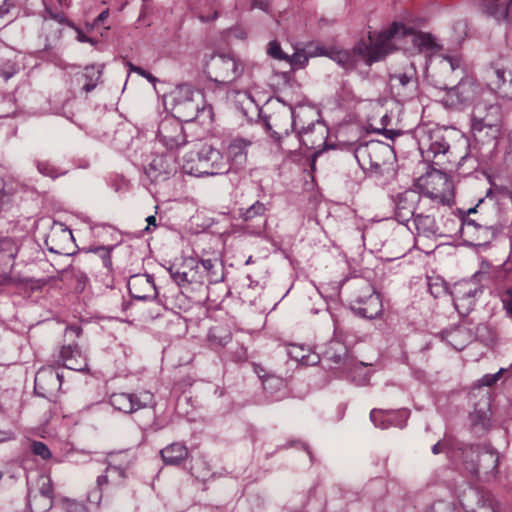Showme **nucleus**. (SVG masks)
<instances>
[{
  "mask_svg": "<svg viewBox=\"0 0 512 512\" xmlns=\"http://www.w3.org/2000/svg\"><path fill=\"white\" fill-rule=\"evenodd\" d=\"M424 197L414 190H407L397 195L395 217L400 223L409 222L419 210L428 205V200L450 205L453 198V184L447 175L440 171L428 175Z\"/></svg>",
  "mask_w": 512,
  "mask_h": 512,
  "instance_id": "nucleus-1",
  "label": "nucleus"
},
{
  "mask_svg": "<svg viewBox=\"0 0 512 512\" xmlns=\"http://www.w3.org/2000/svg\"><path fill=\"white\" fill-rule=\"evenodd\" d=\"M457 135L456 131L446 127L424 125L417 129L416 137L422 157L446 169L452 162L451 141Z\"/></svg>",
  "mask_w": 512,
  "mask_h": 512,
  "instance_id": "nucleus-2",
  "label": "nucleus"
},
{
  "mask_svg": "<svg viewBox=\"0 0 512 512\" xmlns=\"http://www.w3.org/2000/svg\"><path fill=\"white\" fill-rule=\"evenodd\" d=\"M502 129V111L496 103L478 100L471 113V132L474 139L482 144L496 145Z\"/></svg>",
  "mask_w": 512,
  "mask_h": 512,
  "instance_id": "nucleus-3",
  "label": "nucleus"
},
{
  "mask_svg": "<svg viewBox=\"0 0 512 512\" xmlns=\"http://www.w3.org/2000/svg\"><path fill=\"white\" fill-rule=\"evenodd\" d=\"M405 31L397 25H391L380 33H369V42L361 40L350 51L357 62L364 61L367 65L381 61L394 50L393 35Z\"/></svg>",
  "mask_w": 512,
  "mask_h": 512,
  "instance_id": "nucleus-4",
  "label": "nucleus"
},
{
  "mask_svg": "<svg viewBox=\"0 0 512 512\" xmlns=\"http://www.w3.org/2000/svg\"><path fill=\"white\" fill-rule=\"evenodd\" d=\"M354 155L360 167L371 176L383 175L394 159L392 147L378 140L359 144Z\"/></svg>",
  "mask_w": 512,
  "mask_h": 512,
  "instance_id": "nucleus-5",
  "label": "nucleus"
},
{
  "mask_svg": "<svg viewBox=\"0 0 512 512\" xmlns=\"http://www.w3.org/2000/svg\"><path fill=\"white\" fill-rule=\"evenodd\" d=\"M349 305L357 315L374 319L382 312L380 295L372 284L363 278H356L349 287Z\"/></svg>",
  "mask_w": 512,
  "mask_h": 512,
  "instance_id": "nucleus-6",
  "label": "nucleus"
},
{
  "mask_svg": "<svg viewBox=\"0 0 512 512\" xmlns=\"http://www.w3.org/2000/svg\"><path fill=\"white\" fill-rule=\"evenodd\" d=\"M174 117L184 122L195 120L205 109L204 95L190 84H180L172 92Z\"/></svg>",
  "mask_w": 512,
  "mask_h": 512,
  "instance_id": "nucleus-7",
  "label": "nucleus"
},
{
  "mask_svg": "<svg viewBox=\"0 0 512 512\" xmlns=\"http://www.w3.org/2000/svg\"><path fill=\"white\" fill-rule=\"evenodd\" d=\"M244 70L242 63L232 55H212L204 71L208 78L220 85H228L239 78Z\"/></svg>",
  "mask_w": 512,
  "mask_h": 512,
  "instance_id": "nucleus-8",
  "label": "nucleus"
},
{
  "mask_svg": "<svg viewBox=\"0 0 512 512\" xmlns=\"http://www.w3.org/2000/svg\"><path fill=\"white\" fill-rule=\"evenodd\" d=\"M187 173L200 177L221 174L225 171V163L221 153L210 145H203L197 154V160L184 164Z\"/></svg>",
  "mask_w": 512,
  "mask_h": 512,
  "instance_id": "nucleus-9",
  "label": "nucleus"
},
{
  "mask_svg": "<svg viewBox=\"0 0 512 512\" xmlns=\"http://www.w3.org/2000/svg\"><path fill=\"white\" fill-rule=\"evenodd\" d=\"M182 120L174 116L165 117L158 126L159 142L168 150H175L187 143L186 135L181 124Z\"/></svg>",
  "mask_w": 512,
  "mask_h": 512,
  "instance_id": "nucleus-10",
  "label": "nucleus"
},
{
  "mask_svg": "<svg viewBox=\"0 0 512 512\" xmlns=\"http://www.w3.org/2000/svg\"><path fill=\"white\" fill-rule=\"evenodd\" d=\"M111 406L124 413H133L154 403V396L148 391L139 394L113 393L110 395Z\"/></svg>",
  "mask_w": 512,
  "mask_h": 512,
  "instance_id": "nucleus-11",
  "label": "nucleus"
},
{
  "mask_svg": "<svg viewBox=\"0 0 512 512\" xmlns=\"http://www.w3.org/2000/svg\"><path fill=\"white\" fill-rule=\"evenodd\" d=\"M73 240L74 238L69 228L63 224H55L47 235L45 243L50 252L69 255Z\"/></svg>",
  "mask_w": 512,
  "mask_h": 512,
  "instance_id": "nucleus-12",
  "label": "nucleus"
},
{
  "mask_svg": "<svg viewBox=\"0 0 512 512\" xmlns=\"http://www.w3.org/2000/svg\"><path fill=\"white\" fill-rule=\"evenodd\" d=\"M130 295L137 300H151L157 297L154 279L150 275H132L127 283Z\"/></svg>",
  "mask_w": 512,
  "mask_h": 512,
  "instance_id": "nucleus-13",
  "label": "nucleus"
},
{
  "mask_svg": "<svg viewBox=\"0 0 512 512\" xmlns=\"http://www.w3.org/2000/svg\"><path fill=\"white\" fill-rule=\"evenodd\" d=\"M18 250L19 246L14 239L10 237L0 239V285H5L11 281L10 271Z\"/></svg>",
  "mask_w": 512,
  "mask_h": 512,
  "instance_id": "nucleus-14",
  "label": "nucleus"
},
{
  "mask_svg": "<svg viewBox=\"0 0 512 512\" xmlns=\"http://www.w3.org/2000/svg\"><path fill=\"white\" fill-rule=\"evenodd\" d=\"M489 85L501 98L512 99V64L496 66Z\"/></svg>",
  "mask_w": 512,
  "mask_h": 512,
  "instance_id": "nucleus-15",
  "label": "nucleus"
},
{
  "mask_svg": "<svg viewBox=\"0 0 512 512\" xmlns=\"http://www.w3.org/2000/svg\"><path fill=\"white\" fill-rule=\"evenodd\" d=\"M49 18H44L41 25V37L45 38L44 50L52 48L54 42L60 39L62 34V25L66 23V18L61 13H53L47 9Z\"/></svg>",
  "mask_w": 512,
  "mask_h": 512,
  "instance_id": "nucleus-16",
  "label": "nucleus"
},
{
  "mask_svg": "<svg viewBox=\"0 0 512 512\" xmlns=\"http://www.w3.org/2000/svg\"><path fill=\"white\" fill-rule=\"evenodd\" d=\"M199 266L193 259L185 261L181 266L172 265L169 268L171 278L178 286H186L191 283H201L202 275L198 271Z\"/></svg>",
  "mask_w": 512,
  "mask_h": 512,
  "instance_id": "nucleus-17",
  "label": "nucleus"
},
{
  "mask_svg": "<svg viewBox=\"0 0 512 512\" xmlns=\"http://www.w3.org/2000/svg\"><path fill=\"white\" fill-rule=\"evenodd\" d=\"M392 25H397L405 30L403 33L399 32L393 35L394 49H396V42L403 38H410L413 45L420 52L433 50L436 46L434 37L429 33L417 32L413 28L406 27L405 25L398 22H394Z\"/></svg>",
  "mask_w": 512,
  "mask_h": 512,
  "instance_id": "nucleus-18",
  "label": "nucleus"
},
{
  "mask_svg": "<svg viewBox=\"0 0 512 512\" xmlns=\"http://www.w3.org/2000/svg\"><path fill=\"white\" fill-rule=\"evenodd\" d=\"M176 172V161L172 154L157 155L145 169L146 175L152 180L166 179Z\"/></svg>",
  "mask_w": 512,
  "mask_h": 512,
  "instance_id": "nucleus-19",
  "label": "nucleus"
},
{
  "mask_svg": "<svg viewBox=\"0 0 512 512\" xmlns=\"http://www.w3.org/2000/svg\"><path fill=\"white\" fill-rule=\"evenodd\" d=\"M435 210L434 206L428 204L413 217V225L418 235L427 238L437 235L438 226L435 221Z\"/></svg>",
  "mask_w": 512,
  "mask_h": 512,
  "instance_id": "nucleus-20",
  "label": "nucleus"
},
{
  "mask_svg": "<svg viewBox=\"0 0 512 512\" xmlns=\"http://www.w3.org/2000/svg\"><path fill=\"white\" fill-rule=\"evenodd\" d=\"M392 86L407 92V96L412 97L416 94L418 87L417 71L412 62H410L402 72L390 75Z\"/></svg>",
  "mask_w": 512,
  "mask_h": 512,
  "instance_id": "nucleus-21",
  "label": "nucleus"
},
{
  "mask_svg": "<svg viewBox=\"0 0 512 512\" xmlns=\"http://www.w3.org/2000/svg\"><path fill=\"white\" fill-rule=\"evenodd\" d=\"M309 125L310 128L306 132H302L299 141L307 149H319L326 143L327 128L322 122L315 119H312Z\"/></svg>",
  "mask_w": 512,
  "mask_h": 512,
  "instance_id": "nucleus-22",
  "label": "nucleus"
},
{
  "mask_svg": "<svg viewBox=\"0 0 512 512\" xmlns=\"http://www.w3.org/2000/svg\"><path fill=\"white\" fill-rule=\"evenodd\" d=\"M267 130L271 131L272 135L281 138L282 136L289 135L291 131V111L289 109H282L275 111L264 119Z\"/></svg>",
  "mask_w": 512,
  "mask_h": 512,
  "instance_id": "nucleus-23",
  "label": "nucleus"
},
{
  "mask_svg": "<svg viewBox=\"0 0 512 512\" xmlns=\"http://www.w3.org/2000/svg\"><path fill=\"white\" fill-rule=\"evenodd\" d=\"M478 92V86L471 80L460 81L452 87L447 94V101L451 105H466L474 100Z\"/></svg>",
  "mask_w": 512,
  "mask_h": 512,
  "instance_id": "nucleus-24",
  "label": "nucleus"
},
{
  "mask_svg": "<svg viewBox=\"0 0 512 512\" xmlns=\"http://www.w3.org/2000/svg\"><path fill=\"white\" fill-rule=\"evenodd\" d=\"M60 358L63 365L70 370L85 371L88 369L87 357L77 344L63 346Z\"/></svg>",
  "mask_w": 512,
  "mask_h": 512,
  "instance_id": "nucleus-25",
  "label": "nucleus"
},
{
  "mask_svg": "<svg viewBox=\"0 0 512 512\" xmlns=\"http://www.w3.org/2000/svg\"><path fill=\"white\" fill-rule=\"evenodd\" d=\"M322 358L336 366L349 367L351 365L347 347L338 340H332L326 345L322 352Z\"/></svg>",
  "mask_w": 512,
  "mask_h": 512,
  "instance_id": "nucleus-26",
  "label": "nucleus"
},
{
  "mask_svg": "<svg viewBox=\"0 0 512 512\" xmlns=\"http://www.w3.org/2000/svg\"><path fill=\"white\" fill-rule=\"evenodd\" d=\"M161 457L167 465H180L189 454L188 448L179 442L169 444L160 451Z\"/></svg>",
  "mask_w": 512,
  "mask_h": 512,
  "instance_id": "nucleus-27",
  "label": "nucleus"
},
{
  "mask_svg": "<svg viewBox=\"0 0 512 512\" xmlns=\"http://www.w3.org/2000/svg\"><path fill=\"white\" fill-rule=\"evenodd\" d=\"M287 355L302 365L313 366L319 363L320 356L308 347L291 344L287 348Z\"/></svg>",
  "mask_w": 512,
  "mask_h": 512,
  "instance_id": "nucleus-28",
  "label": "nucleus"
},
{
  "mask_svg": "<svg viewBox=\"0 0 512 512\" xmlns=\"http://www.w3.org/2000/svg\"><path fill=\"white\" fill-rule=\"evenodd\" d=\"M289 110L291 111V131H295L299 138L302 132H306L310 128L309 122L314 119V112L312 109L307 108Z\"/></svg>",
  "mask_w": 512,
  "mask_h": 512,
  "instance_id": "nucleus-29",
  "label": "nucleus"
},
{
  "mask_svg": "<svg viewBox=\"0 0 512 512\" xmlns=\"http://www.w3.org/2000/svg\"><path fill=\"white\" fill-rule=\"evenodd\" d=\"M485 11L497 21L512 22V0L508 2L489 0L486 4Z\"/></svg>",
  "mask_w": 512,
  "mask_h": 512,
  "instance_id": "nucleus-30",
  "label": "nucleus"
},
{
  "mask_svg": "<svg viewBox=\"0 0 512 512\" xmlns=\"http://www.w3.org/2000/svg\"><path fill=\"white\" fill-rule=\"evenodd\" d=\"M266 212V206L265 204L257 201L254 204H252L249 208L245 210H240V218L245 222H250L255 218H260L262 220V224L258 226L255 233L260 234L264 228L265 220L263 219V216Z\"/></svg>",
  "mask_w": 512,
  "mask_h": 512,
  "instance_id": "nucleus-31",
  "label": "nucleus"
},
{
  "mask_svg": "<svg viewBox=\"0 0 512 512\" xmlns=\"http://www.w3.org/2000/svg\"><path fill=\"white\" fill-rule=\"evenodd\" d=\"M471 334L468 329L458 327L447 335V342L456 350L461 351L470 341Z\"/></svg>",
  "mask_w": 512,
  "mask_h": 512,
  "instance_id": "nucleus-32",
  "label": "nucleus"
},
{
  "mask_svg": "<svg viewBox=\"0 0 512 512\" xmlns=\"http://www.w3.org/2000/svg\"><path fill=\"white\" fill-rule=\"evenodd\" d=\"M329 58L346 70L353 69L357 66V59H355L352 53L348 50H341L333 47Z\"/></svg>",
  "mask_w": 512,
  "mask_h": 512,
  "instance_id": "nucleus-33",
  "label": "nucleus"
},
{
  "mask_svg": "<svg viewBox=\"0 0 512 512\" xmlns=\"http://www.w3.org/2000/svg\"><path fill=\"white\" fill-rule=\"evenodd\" d=\"M28 505L32 512H47L53 506V498L30 491L28 494Z\"/></svg>",
  "mask_w": 512,
  "mask_h": 512,
  "instance_id": "nucleus-34",
  "label": "nucleus"
},
{
  "mask_svg": "<svg viewBox=\"0 0 512 512\" xmlns=\"http://www.w3.org/2000/svg\"><path fill=\"white\" fill-rule=\"evenodd\" d=\"M101 74V67H97L95 65L86 66L84 69V73L82 74V78H84L86 82L83 85L82 89L87 93L95 89L101 77Z\"/></svg>",
  "mask_w": 512,
  "mask_h": 512,
  "instance_id": "nucleus-35",
  "label": "nucleus"
},
{
  "mask_svg": "<svg viewBox=\"0 0 512 512\" xmlns=\"http://www.w3.org/2000/svg\"><path fill=\"white\" fill-rule=\"evenodd\" d=\"M209 341L216 346H225L231 340V334L219 327L210 329L208 334Z\"/></svg>",
  "mask_w": 512,
  "mask_h": 512,
  "instance_id": "nucleus-36",
  "label": "nucleus"
},
{
  "mask_svg": "<svg viewBox=\"0 0 512 512\" xmlns=\"http://www.w3.org/2000/svg\"><path fill=\"white\" fill-rule=\"evenodd\" d=\"M190 471L196 479L201 481H206L210 474V468L204 459H196Z\"/></svg>",
  "mask_w": 512,
  "mask_h": 512,
  "instance_id": "nucleus-37",
  "label": "nucleus"
},
{
  "mask_svg": "<svg viewBox=\"0 0 512 512\" xmlns=\"http://www.w3.org/2000/svg\"><path fill=\"white\" fill-rule=\"evenodd\" d=\"M389 412L383 410H372L370 419L376 427L386 429L392 425V420L388 417Z\"/></svg>",
  "mask_w": 512,
  "mask_h": 512,
  "instance_id": "nucleus-38",
  "label": "nucleus"
},
{
  "mask_svg": "<svg viewBox=\"0 0 512 512\" xmlns=\"http://www.w3.org/2000/svg\"><path fill=\"white\" fill-rule=\"evenodd\" d=\"M33 493L50 496L53 498L52 480L48 475H40L37 479V489L31 490Z\"/></svg>",
  "mask_w": 512,
  "mask_h": 512,
  "instance_id": "nucleus-39",
  "label": "nucleus"
},
{
  "mask_svg": "<svg viewBox=\"0 0 512 512\" xmlns=\"http://www.w3.org/2000/svg\"><path fill=\"white\" fill-rule=\"evenodd\" d=\"M310 57L306 46L303 50L295 51L291 58H288V61L296 68H303L308 63Z\"/></svg>",
  "mask_w": 512,
  "mask_h": 512,
  "instance_id": "nucleus-40",
  "label": "nucleus"
},
{
  "mask_svg": "<svg viewBox=\"0 0 512 512\" xmlns=\"http://www.w3.org/2000/svg\"><path fill=\"white\" fill-rule=\"evenodd\" d=\"M17 64L11 60L0 59V76L5 80L10 79L18 72Z\"/></svg>",
  "mask_w": 512,
  "mask_h": 512,
  "instance_id": "nucleus-41",
  "label": "nucleus"
},
{
  "mask_svg": "<svg viewBox=\"0 0 512 512\" xmlns=\"http://www.w3.org/2000/svg\"><path fill=\"white\" fill-rule=\"evenodd\" d=\"M246 147L247 143L244 140H235L228 147L229 155L234 158H245Z\"/></svg>",
  "mask_w": 512,
  "mask_h": 512,
  "instance_id": "nucleus-42",
  "label": "nucleus"
},
{
  "mask_svg": "<svg viewBox=\"0 0 512 512\" xmlns=\"http://www.w3.org/2000/svg\"><path fill=\"white\" fill-rule=\"evenodd\" d=\"M46 379H49L53 382H59L60 377H59V374L54 372L52 369L40 370L37 372L36 377H35V388H37V387L41 388V383Z\"/></svg>",
  "mask_w": 512,
  "mask_h": 512,
  "instance_id": "nucleus-43",
  "label": "nucleus"
},
{
  "mask_svg": "<svg viewBox=\"0 0 512 512\" xmlns=\"http://www.w3.org/2000/svg\"><path fill=\"white\" fill-rule=\"evenodd\" d=\"M332 48H333L332 46L326 47V46L316 44V43H310L307 45L308 55H310L311 57H318V56L329 57Z\"/></svg>",
  "mask_w": 512,
  "mask_h": 512,
  "instance_id": "nucleus-44",
  "label": "nucleus"
},
{
  "mask_svg": "<svg viewBox=\"0 0 512 512\" xmlns=\"http://www.w3.org/2000/svg\"><path fill=\"white\" fill-rule=\"evenodd\" d=\"M442 70L453 72L460 68V60L451 56H443L439 61Z\"/></svg>",
  "mask_w": 512,
  "mask_h": 512,
  "instance_id": "nucleus-45",
  "label": "nucleus"
},
{
  "mask_svg": "<svg viewBox=\"0 0 512 512\" xmlns=\"http://www.w3.org/2000/svg\"><path fill=\"white\" fill-rule=\"evenodd\" d=\"M268 55L277 60H288V56L282 51L277 41H271L268 44Z\"/></svg>",
  "mask_w": 512,
  "mask_h": 512,
  "instance_id": "nucleus-46",
  "label": "nucleus"
},
{
  "mask_svg": "<svg viewBox=\"0 0 512 512\" xmlns=\"http://www.w3.org/2000/svg\"><path fill=\"white\" fill-rule=\"evenodd\" d=\"M31 449L35 455L40 456L44 460L49 459L52 456L49 448L43 442L34 441L31 444Z\"/></svg>",
  "mask_w": 512,
  "mask_h": 512,
  "instance_id": "nucleus-47",
  "label": "nucleus"
},
{
  "mask_svg": "<svg viewBox=\"0 0 512 512\" xmlns=\"http://www.w3.org/2000/svg\"><path fill=\"white\" fill-rule=\"evenodd\" d=\"M111 250H112L111 247H104V246H99V247L90 249L91 252L99 255V257L102 258L104 266L107 268H110L112 265L111 258H110Z\"/></svg>",
  "mask_w": 512,
  "mask_h": 512,
  "instance_id": "nucleus-48",
  "label": "nucleus"
},
{
  "mask_svg": "<svg viewBox=\"0 0 512 512\" xmlns=\"http://www.w3.org/2000/svg\"><path fill=\"white\" fill-rule=\"evenodd\" d=\"M486 460H490L491 461L493 469H495L497 467L498 457L494 453L485 452L484 454L479 456V463L477 464V467H473L471 471L474 474H478L479 470H480V468L482 466V462H484Z\"/></svg>",
  "mask_w": 512,
  "mask_h": 512,
  "instance_id": "nucleus-49",
  "label": "nucleus"
},
{
  "mask_svg": "<svg viewBox=\"0 0 512 512\" xmlns=\"http://www.w3.org/2000/svg\"><path fill=\"white\" fill-rule=\"evenodd\" d=\"M503 372L504 369H500L498 372L494 374H486L479 380V384L481 386H493L496 382L500 380Z\"/></svg>",
  "mask_w": 512,
  "mask_h": 512,
  "instance_id": "nucleus-50",
  "label": "nucleus"
},
{
  "mask_svg": "<svg viewBox=\"0 0 512 512\" xmlns=\"http://www.w3.org/2000/svg\"><path fill=\"white\" fill-rule=\"evenodd\" d=\"M122 473L123 472L120 469H118L117 467L109 466L106 469V474L105 475H100V476L97 477V485L101 488L104 484L108 483L109 475H111V474L122 475Z\"/></svg>",
  "mask_w": 512,
  "mask_h": 512,
  "instance_id": "nucleus-51",
  "label": "nucleus"
},
{
  "mask_svg": "<svg viewBox=\"0 0 512 512\" xmlns=\"http://www.w3.org/2000/svg\"><path fill=\"white\" fill-rule=\"evenodd\" d=\"M501 300L507 314L512 316V288H509L503 292Z\"/></svg>",
  "mask_w": 512,
  "mask_h": 512,
  "instance_id": "nucleus-52",
  "label": "nucleus"
},
{
  "mask_svg": "<svg viewBox=\"0 0 512 512\" xmlns=\"http://www.w3.org/2000/svg\"><path fill=\"white\" fill-rule=\"evenodd\" d=\"M461 288H462V286L459 285L458 287L455 288V291L453 292V300H454L455 306H457V301L462 300L464 298V296H467L468 298H472L476 294V290H468V291H464L462 293Z\"/></svg>",
  "mask_w": 512,
  "mask_h": 512,
  "instance_id": "nucleus-53",
  "label": "nucleus"
},
{
  "mask_svg": "<svg viewBox=\"0 0 512 512\" xmlns=\"http://www.w3.org/2000/svg\"><path fill=\"white\" fill-rule=\"evenodd\" d=\"M66 512H87V508L84 504L77 501L66 502Z\"/></svg>",
  "mask_w": 512,
  "mask_h": 512,
  "instance_id": "nucleus-54",
  "label": "nucleus"
},
{
  "mask_svg": "<svg viewBox=\"0 0 512 512\" xmlns=\"http://www.w3.org/2000/svg\"><path fill=\"white\" fill-rule=\"evenodd\" d=\"M475 512H495L493 501L489 498L483 499Z\"/></svg>",
  "mask_w": 512,
  "mask_h": 512,
  "instance_id": "nucleus-55",
  "label": "nucleus"
},
{
  "mask_svg": "<svg viewBox=\"0 0 512 512\" xmlns=\"http://www.w3.org/2000/svg\"><path fill=\"white\" fill-rule=\"evenodd\" d=\"M200 263L204 271L210 275L214 274L213 269L216 266L217 259H202Z\"/></svg>",
  "mask_w": 512,
  "mask_h": 512,
  "instance_id": "nucleus-56",
  "label": "nucleus"
},
{
  "mask_svg": "<svg viewBox=\"0 0 512 512\" xmlns=\"http://www.w3.org/2000/svg\"><path fill=\"white\" fill-rule=\"evenodd\" d=\"M82 333V328L78 325H72L67 327L65 335L67 337H79Z\"/></svg>",
  "mask_w": 512,
  "mask_h": 512,
  "instance_id": "nucleus-57",
  "label": "nucleus"
},
{
  "mask_svg": "<svg viewBox=\"0 0 512 512\" xmlns=\"http://www.w3.org/2000/svg\"><path fill=\"white\" fill-rule=\"evenodd\" d=\"M14 438H15V435L13 432L6 431V430H0V444L10 441V440H13Z\"/></svg>",
  "mask_w": 512,
  "mask_h": 512,
  "instance_id": "nucleus-58",
  "label": "nucleus"
},
{
  "mask_svg": "<svg viewBox=\"0 0 512 512\" xmlns=\"http://www.w3.org/2000/svg\"><path fill=\"white\" fill-rule=\"evenodd\" d=\"M247 359L246 349L244 347H240L235 352V360L238 362L245 361Z\"/></svg>",
  "mask_w": 512,
  "mask_h": 512,
  "instance_id": "nucleus-59",
  "label": "nucleus"
},
{
  "mask_svg": "<svg viewBox=\"0 0 512 512\" xmlns=\"http://www.w3.org/2000/svg\"><path fill=\"white\" fill-rule=\"evenodd\" d=\"M12 4L5 0L3 4L0 6V18H3L6 14L9 13Z\"/></svg>",
  "mask_w": 512,
  "mask_h": 512,
  "instance_id": "nucleus-60",
  "label": "nucleus"
},
{
  "mask_svg": "<svg viewBox=\"0 0 512 512\" xmlns=\"http://www.w3.org/2000/svg\"><path fill=\"white\" fill-rule=\"evenodd\" d=\"M463 224L466 229H469L470 227L481 228V225L477 224L474 220L471 219H465Z\"/></svg>",
  "mask_w": 512,
  "mask_h": 512,
  "instance_id": "nucleus-61",
  "label": "nucleus"
},
{
  "mask_svg": "<svg viewBox=\"0 0 512 512\" xmlns=\"http://www.w3.org/2000/svg\"><path fill=\"white\" fill-rule=\"evenodd\" d=\"M130 71L139 74L140 76L145 75V70L139 66H135L133 64H129Z\"/></svg>",
  "mask_w": 512,
  "mask_h": 512,
  "instance_id": "nucleus-62",
  "label": "nucleus"
},
{
  "mask_svg": "<svg viewBox=\"0 0 512 512\" xmlns=\"http://www.w3.org/2000/svg\"><path fill=\"white\" fill-rule=\"evenodd\" d=\"M108 15H109V11H108V10H104V11H102V12L98 15V17H97V19H96V22H97V23H103V22L107 19Z\"/></svg>",
  "mask_w": 512,
  "mask_h": 512,
  "instance_id": "nucleus-63",
  "label": "nucleus"
},
{
  "mask_svg": "<svg viewBox=\"0 0 512 512\" xmlns=\"http://www.w3.org/2000/svg\"><path fill=\"white\" fill-rule=\"evenodd\" d=\"M78 40L80 42H89V43H92V39L89 38L88 36H86L84 33H82L81 31L78 32Z\"/></svg>",
  "mask_w": 512,
  "mask_h": 512,
  "instance_id": "nucleus-64",
  "label": "nucleus"
}]
</instances>
